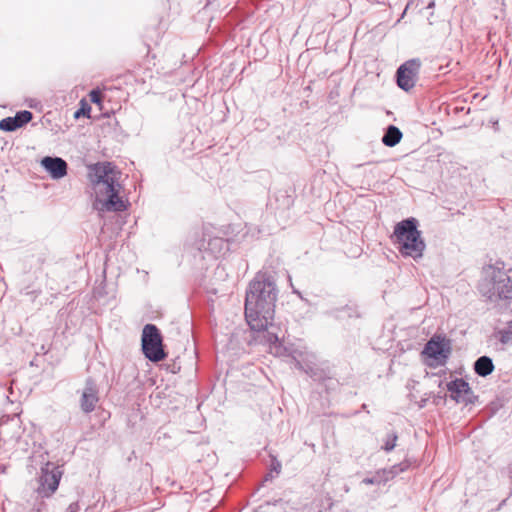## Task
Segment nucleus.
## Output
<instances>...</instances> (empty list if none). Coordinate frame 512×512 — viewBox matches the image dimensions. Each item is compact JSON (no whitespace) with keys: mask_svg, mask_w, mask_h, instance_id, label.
<instances>
[{"mask_svg":"<svg viewBox=\"0 0 512 512\" xmlns=\"http://www.w3.org/2000/svg\"><path fill=\"white\" fill-rule=\"evenodd\" d=\"M335 316L340 319H344L346 317L347 318H353V317L359 318L360 312H359L357 306L346 305L345 307H342L341 309L335 310Z\"/></svg>","mask_w":512,"mask_h":512,"instance_id":"obj_17","label":"nucleus"},{"mask_svg":"<svg viewBox=\"0 0 512 512\" xmlns=\"http://www.w3.org/2000/svg\"><path fill=\"white\" fill-rule=\"evenodd\" d=\"M472 96L477 97L479 96V93H474Z\"/></svg>","mask_w":512,"mask_h":512,"instance_id":"obj_32","label":"nucleus"},{"mask_svg":"<svg viewBox=\"0 0 512 512\" xmlns=\"http://www.w3.org/2000/svg\"><path fill=\"white\" fill-rule=\"evenodd\" d=\"M421 68V61L417 58L410 59L401 64L396 71V82L399 88L409 92L416 83Z\"/></svg>","mask_w":512,"mask_h":512,"instance_id":"obj_7","label":"nucleus"},{"mask_svg":"<svg viewBox=\"0 0 512 512\" xmlns=\"http://www.w3.org/2000/svg\"><path fill=\"white\" fill-rule=\"evenodd\" d=\"M41 166L49 173L52 179L58 180L67 175L68 165L60 157L46 156L41 160Z\"/></svg>","mask_w":512,"mask_h":512,"instance_id":"obj_12","label":"nucleus"},{"mask_svg":"<svg viewBox=\"0 0 512 512\" xmlns=\"http://www.w3.org/2000/svg\"><path fill=\"white\" fill-rule=\"evenodd\" d=\"M36 100V98H31L30 102H29V106L30 107H34L36 104L34 103Z\"/></svg>","mask_w":512,"mask_h":512,"instance_id":"obj_27","label":"nucleus"},{"mask_svg":"<svg viewBox=\"0 0 512 512\" xmlns=\"http://www.w3.org/2000/svg\"><path fill=\"white\" fill-rule=\"evenodd\" d=\"M461 110H463V107H461V108L456 107V111H461Z\"/></svg>","mask_w":512,"mask_h":512,"instance_id":"obj_31","label":"nucleus"},{"mask_svg":"<svg viewBox=\"0 0 512 512\" xmlns=\"http://www.w3.org/2000/svg\"><path fill=\"white\" fill-rule=\"evenodd\" d=\"M113 89H117L116 87H113V86H107V85H104L102 88L97 86V87H94L92 88L91 90H89L85 96H103V93L104 92H107V91H110L112 92Z\"/></svg>","mask_w":512,"mask_h":512,"instance_id":"obj_22","label":"nucleus"},{"mask_svg":"<svg viewBox=\"0 0 512 512\" xmlns=\"http://www.w3.org/2000/svg\"><path fill=\"white\" fill-rule=\"evenodd\" d=\"M296 367H298V368H300V369L302 368V365L300 364V362H299V361H296Z\"/></svg>","mask_w":512,"mask_h":512,"instance_id":"obj_29","label":"nucleus"},{"mask_svg":"<svg viewBox=\"0 0 512 512\" xmlns=\"http://www.w3.org/2000/svg\"><path fill=\"white\" fill-rule=\"evenodd\" d=\"M198 250L217 258L228 250V243L221 237L203 238L198 244Z\"/></svg>","mask_w":512,"mask_h":512,"instance_id":"obj_13","label":"nucleus"},{"mask_svg":"<svg viewBox=\"0 0 512 512\" xmlns=\"http://www.w3.org/2000/svg\"><path fill=\"white\" fill-rule=\"evenodd\" d=\"M79 509H80L79 503L73 502L68 506L67 512H78Z\"/></svg>","mask_w":512,"mask_h":512,"instance_id":"obj_23","label":"nucleus"},{"mask_svg":"<svg viewBox=\"0 0 512 512\" xmlns=\"http://www.w3.org/2000/svg\"><path fill=\"white\" fill-rule=\"evenodd\" d=\"M276 328L273 325L272 321H270V324L266 329L260 330L259 332H263V339L269 343L270 345H273L275 349H278V342L279 337L276 333Z\"/></svg>","mask_w":512,"mask_h":512,"instance_id":"obj_16","label":"nucleus"},{"mask_svg":"<svg viewBox=\"0 0 512 512\" xmlns=\"http://www.w3.org/2000/svg\"><path fill=\"white\" fill-rule=\"evenodd\" d=\"M282 469L281 462L276 458H271L270 472L265 476V481L271 480L274 478L272 473L279 475Z\"/></svg>","mask_w":512,"mask_h":512,"instance_id":"obj_21","label":"nucleus"},{"mask_svg":"<svg viewBox=\"0 0 512 512\" xmlns=\"http://www.w3.org/2000/svg\"><path fill=\"white\" fill-rule=\"evenodd\" d=\"M142 351L147 359L159 362L166 357L161 333L156 325L146 324L142 331Z\"/></svg>","mask_w":512,"mask_h":512,"instance_id":"obj_5","label":"nucleus"},{"mask_svg":"<svg viewBox=\"0 0 512 512\" xmlns=\"http://www.w3.org/2000/svg\"><path fill=\"white\" fill-rule=\"evenodd\" d=\"M393 237L399 245V251L403 256H409L417 260L423 256L426 244L418 230L417 219L411 217L400 221L395 225Z\"/></svg>","mask_w":512,"mask_h":512,"instance_id":"obj_4","label":"nucleus"},{"mask_svg":"<svg viewBox=\"0 0 512 512\" xmlns=\"http://www.w3.org/2000/svg\"><path fill=\"white\" fill-rule=\"evenodd\" d=\"M423 353L436 360L447 359L450 353L448 343L439 336L432 337L425 345Z\"/></svg>","mask_w":512,"mask_h":512,"instance_id":"obj_10","label":"nucleus"},{"mask_svg":"<svg viewBox=\"0 0 512 512\" xmlns=\"http://www.w3.org/2000/svg\"><path fill=\"white\" fill-rule=\"evenodd\" d=\"M98 389L93 379L88 378L82 391L80 407L84 413H91L98 402Z\"/></svg>","mask_w":512,"mask_h":512,"instance_id":"obj_9","label":"nucleus"},{"mask_svg":"<svg viewBox=\"0 0 512 512\" xmlns=\"http://www.w3.org/2000/svg\"><path fill=\"white\" fill-rule=\"evenodd\" d=\"M496 336L502 344L512 341V321L507 328L499 330Z\"/></svg>","mask_w":512,"mask_h":512,"instance_id":"obj_19","label":"nucleus"},{"mask_svg":"<svg viewBox=\"0 0 512 512\" xmlns=\"http://www.w3.org/2000/svg\"><path fill=\"white\" fill-rule=\"evenodd\" d=\"M494 370V364L490 357L481 356L474 363V371L481 377L490 375Z\"/></svg>","mask_w":512,"mask_h":512,"instance_id":"obj_14","label":"nucleus"},{"mask_svg":"<svg viewBox=\"0 0 512 512\" xmlns=\"http://www.w3.org/2000/svg\"><path fill=\"white\" fill-rule=\"evenodd\" d=\"M90 111H91L90 104L86 101V98H82L80 101V108H78L74 112L73 117L75 119H79L81 117L90 118Z\"/></svg>","mask_w":512,"mask_h":512,"instance_id":"obj_18","label":"nucleus"},{"mask_svg":"<svg viewBox=\"0 0 512 512\" xmlns=\"http://www.w3.org/2000/svg\"><path fill=\"white\" fill-rule=\"evenodd\" d=\"M105 98H90V100L102 109V102Z\"/></svg>","mask_w":512,"mask_h":512,"instance_id":"obj_24","label":"nucleus"},{"mask_svg":"<svg viewBox=\"0 0 512 512\" xmlns=\"http://www.w3.org/2000/svg\"><path fill=\"white\" fill-rule=\"evenodd\" d=\"M95 191L93 208L100 216L105 212H123L128 208V202L120 196L122 185L121 173L111 163H98L94 166Z\"/></svg>","mask_w":512,"mask_h":512,"instance_id":"obj_2","label":"nucleus"},{"mask_svg":"<svg viewBox=\"0 0 512 512\" xmlns=\"http://www.w3.org/2000/svg\"><path fill=\"white\" fill-rule=\"evenodd\" d=\"M433 6H434V2L432 1L429 3L428 8L433 7Z\"/></svg>","mask_w":512,"mask_h":512,"instance_id":"obj_30","label":"nucleus"},{"mask_svg":"<svg viewBox=\"0 0 512 512\" xmlns=\"http://www.w3.org/2000/svg\"><path fill=\"white\" fill-rule=\"evenodd\" d=\"M217 271H219L220 273H222V272H224V268H223V267L218 266V267H217Z\"/></svg>","mask_w":512,"mask_h":512,"instance_id":"obj_28","label":"nucleus"},{"mask_svg":"<svg viewBox=\"0 0 512 512\" xmlns=\"http://www.w3.org/2000/svg\"><path fill=\"white\" fill-rule=\"evenodd\" d=\"M278 290L271 276L257 273L245 298V318L253 331L266 329L273 321Z\"/></svg>","mask_w":512,"mask_h":512,"instance_id":"obj_1","label":"nucleus"},{"mask_svg":"<svg viewBox=\"0 0 512 512\" xmlns=\"http://www.w3.org/2000/svg\"><path fill=\"white\" fill-rule=\"evenodd\" d=\"M33 118V114L28 110L18 111L13 117H6L0 120V130L13 132L22 128Z\"/></svg>","mask_w":512,"mask_h":512,"instance_id":"obj_11","label":"nucleus"},{"mask_svg":"<svg viewBox=\"0 0 512 512\" xmlns=\"http://www.w3.org/2000/svg\"><path fill=\"white\" fill-rule=\"evenodd\" d=\"M362 482L366 485H372L375 484L377 481L375 478H364Z\"/></svg>","mask_w":512,"mask_h":512,"instance_id":"obj_25","label":"nucleus"},{"mask_svg":"<svg viewBox=\"0 0 512 512\" xmlns=\"http://www.w3.org/2000/svg\"><path fill=\"white\" fill-rule=\"evenodd\" d=\"M479 291L490 302L512 299V280L503 262L483 268Z\"/></svg>","mask_w":512,"mask_h":512,"instance_id":"obj_3","label":"nucleus"},{"mask_svg":"<svg viewBox=\"0 0 512 512\" xmlns=\"http://www.w3.org/2000/svg\"><path fill=\"white\" fill-rule=\"evenodd\" d=\"M447 390L450 393L451 399L455 400L457 403L468 405L475 403L477 399L469 383L462 378L447 383Z\"/></svg>","mask_w":512,"mask_h":512,"instance_id":"obj_8","label":"nucleus"},{"mask_svg":"<svg viewBox=\"0 0 512 512\" xmlns=\"http://www.w3.org/2000/svg\"><path fill=\"white\" fill-rule=\"evenodd\" d=\"M490 122L492 123L494 130H498V120H491Z\"/></svg>","mask_w":512,"mask_h":512,"instance_id":"obj_26","label":"nucleus"},{"mask_svg":"<svg viewBox=\"0 0 512 512\" xmlns=\"http://www.w3.org/2000/svg\"><path fill=\"white\" fill-rule=\"evenodd\" d=\"M397 439L398 436L395 432L388 433L384 439L382 449L385 450L386 452L392 451L396 446Z\"/></svg>","mask_w":512,"mask_h":512,"instance_id":"obj_20","label":"nucleus"},{"mask_svg":"<svg viewBox=\"0 0 512 512\" xmlns=\"http://www.w3.org/2000/svg\"><path fill=\"white\" fill-rule=\"evenodd\" d=\"M61 476L62 470L60 467L55 466L53 463L47 462L41 468L38 493L42 497L51 496L57 490Z\"/></svg>","mask_w":512,"mask_h":512,"instance_id":"obj_6","label":"nucleus"},{"mask_svg":"<svg viewBox=\"0 0 512 512\" xmlns=\"http://www.w3.org/2000/svg\"><path fill=\"white\" fill-rule=\"evenodd\" d=\"M402 139V132L394 125H389L382 137V143L387 147H394Z\"/></svg>","mask_w":512,"mask_h":512,"instance_id":"obj_15","label":"nucleus"}]
</instances>
